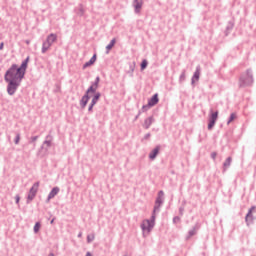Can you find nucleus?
<instances>
[{
    "label": "nucleus",
    "mask_w": 256,
    "mask_h": 256,
    "mask_svg": "<svg viewBox=\"0 0 256 256\" xmlns=\"http://www.w3.org/2000/svg\"><path fill=\"white\" fill-rule=\"evenodd\" d=\"M254 209H255V208H251V209L249 210V212H248V214L246 215V218H245L246 222H249V220H250V218H251V214H252V212H253Z\"/></svg>",
    "instance_id": "f3484780"
},
{
    "label": "nucleus",
    "mask_w": 256,
    "mask_h": 256,
    "mask_svg": "<svg viewBox=\"0 0 256 256\" xmlns=\"http://www.w3.org/2000/svg\"><path fill=\"white\" fill-rule=\"evenodd\" d=\"M218 114L219 112H213V110H211L210 116H209V123H208V130H212L213 127L216 124V121L218 119Z\"/></svg>",
    "instance_id": "423d86ee"
},
{
    "label": "nucleus",
    "mask_w": 256,
    "mask_h": 256,
    "mask_svg": "<svg viewBox=\"0 0 256 256\" xmlns=\"http://www.w3.org/2000/svg\"><path fill=\"white\" fill-rule=\"evenodd\" d=\"M95 239L94 235H90L88 236V243H90L91 241H93Z\"/></svg>",
    "instance_id": "412c9836"
},
{
    "label": "nucleus",
    "mask_w": 256,
    "mask_h": 256,
    "mask_svg": "<svg viewBox=\"0 0 256 256\" xmlns=\"http://www.w3.org/2000/svg\"><path fill=\"white\" fill-rule=\"evenodd\" d=\"M152 123H153L152 117L146 118V120L144 121V128L148 129L152 125Z\"/></svg>",
    "instance_id": "4468645a"
},
{
    "label": "nucleus",
    "mask_w": 256,
    "mask_h": 256,
    "mask_svg": "<svg viewBox=\"0 0 256 256\" xmlns=\"http://www.w3.org/2000/svg\"><path fill=\"white\" fill-rule=\"evenodd\" d=\"M99 81L100 78H96V82H94V84H92V86L88 88L86 95L82 96V100H80V106H82V108H85L87 103L89 102V99L94 95V97L92 98V102L90 104V108H88V111H92L93 107L96 105V103L99 101L101 97V94L99 92L95 94L99 85Z\"/></svg>",
    "instance_id": "f03ea898"
},
{
    "label": "nucleus",
    "mask_w": 256,
    "mask_h": 256,
    "mask_svg": "<svg viewBox=\"0 0 256 256\" xmlns=\"http://www.w3.org/2000/svg\"><path fill=\"white\" fill-rule=\"evenodd\" d=\"M231 162H232L231 158L226 159V161L224 162V168L229 167L231 165Z\"/></svg>",
    "instance_id": "6ab92c4d"
},
{
    "label": "nucleus",
    "mask_w": 256,
    "mask_h": 256,
    "mask_svg": "<svg viewBox=\"0 0 256 256\" xmlns=\"http://www.w3.org/2000/svg\"><path fill=\"white\" fill-rule=\"evenodd\" d=\"M96 60H97V56H96V54H94V55L90 58V60H88V62H86V64H84L83 68L86 69V68L92 66V65L96 62Z\"/></svg>",
    "instance_id": "9d476101"
},
{
    "label": "nucleus",
    "mask_w": 256,
    "mask_h": 256,
    "mask_svg": "<svg viewBox=\"0 0 256 256\" xmlns=\"http://www.w3.org/2000/svg\"><path fill=\"white\" fill-rule=\"evenodd\" d=\"M40 229H41V223L38 222L34 227V232L37 234L40 231Z\"/></svg>",
    "instance_id": "a211bd4d"
},
{
    "label": "nucleus",
    "mask_w": 256,
    "mask_h": 256,
    "mask_svg": "<svg viewBox=\"0 0 256 256\" xmlns=\"http://www.w3.org/2000/svg\"><path fill=\"white\" fill-rule=\"evenodd\" d=\"M48 256H55L54 254H50V255H48Z\"/></svg>",
    "instance_id": "c85d7f7f"
},
{
    "label": "nucleus",
    "mask_w": 256,
    "mask_h": 256,
    "mask_svg": "<svg viewBox=\"0 0 256 256\" xmlns=\"http://www.w3.org/2000/svg\"><path fill=\"white\" fill-rule=\"evenodd\" d=\"M194 234H195L194 231H190V232H189V237L193 236Z\"/></svg>",
    "instance_id": "393cba45"
},
{
    "label": "nucleus",
    "mask_w": 256,
    "mask_h": 256,
    "mask_svg": "<svg viewBox=\"0 0 256 256\" xmlns=\"http://www.w3.org/2000/svg\"><path fill=\"white\" fill-rule=\"evenodd\" d=\"M57 41V36L56 34H50L48 38H46V41L44 44H42V53H46L50 47L52 46L53 43Z\"/></svg>",
    "instance_id": "20e7f679"
},
{
    "label": "nucleus",
    "mask_w": 256,
    "mask_h": 256,
    "mask_svg": "<svg viewBox=\"0 0 256 256\" xmlns=\"http://www.w3.org/2000/svg\"><path fill=\"white\" fill-rule=\"evenodd\" d=\"M3 48H4V42H1V44H0V50H3Z\"/></svg>",
    "instance_id": "5701e85b"
},
{
    "label": "nucleus",
    "mask_w": 256,
    "mask_h": 256,
    "mask_svg": "<svg viewBox=\"0 0 256 256\" xmlns=\"http://www.w3.org/2000/svg\"><path fill=\"white\" fill-rule=\"evenodd\" d=\"M39 187H40V183L39 182L35 183L32 186V188L30 189L29 195H28V200H27L28 203L33 201V199L36 197L37 192L39 190Z\"/></svg>",
    "instance_id": "39448f33"
},
{
    "label": "nucleus",
    "mask_w": 256,
    "mask_h": 256,
    "mask_svg": "<svg viewBox=\"0 0 256 256\" xmlns=\"http://www.w3.org/2000/svg\"><path fill=\"white\" fill-rule=\"evenodd\" d=\"M16 202H17V204H19V202H20V197L19 196H16Z\"/></svg>",
    "instance_id": "b1692460"
},
{
    "label": "nucleus",
    "mask_w": 256,
    "mask_h": 256,
    "mask_svg": "<svg viewBox=\"0 0 256 256\" xmlns=\"http://www.w3.org/2000/svg\"><path fill=\"white\" fill-rule=\"evenodd\" d=\"M86 256H92V255H91V253L88 252V253H86Z\"/></svg>",
    "instance_id": "cd10ccee"
},
{
    "label": "nucleus",
    "mask_w": 256,
    "mask_h": 256,
    "mask_svg": "<svg viewBox=\"0 0 256 256\" xmlns=\"http://www.w3.org/2000/svg\"><path fill=\"white\" fill-rule=\"evenodd\" d=\"M54 221H55V219H52V221H50V224H53V223H54Z\"/></svg>",
    "instance_id": "bb28decb"
},
{
    "label": "nucleus",
    "mask_w": 256,
    "mask_h": 256,
    "mask_svg": "<svg viewBox=\"0 0 256 256\" xmlns=\"http://www.w3.org/2000/svg\"><path fill=\"white\" fill-rule=\"evenodd\" d=\"M158 102H159L158 94H154V95L152 96V98H150V100H148L147 106H148V107H153V106H155L156 104H158Z\"/></svg>",
    "instance_id": "6e6552de"
},
{
    "label": "nucleus",
    "mask_w": 256,
    "mask_h": 256,
    "mask_svg": "<svg viewBox=\"0 0 256 256\" xmlns=\"http://www.w3.org/2000/svg\"><path fill=\"white\" fill-rule=\"evenodd\" d=\"M147 65H148L147 60H142V62H141V70H144L147 67Z\"/></svg>",
    "instance_id": "aec40b11"
},
{
    "label": "nucleus",
    "mask_w": 256,
    "mask_h": 256,
    "mask_svg": "<svg viewBox=\"0 0 256 256\" xmlns=\"http://www.w3.org/2000/svg\"><path fill=\"white\" fill-rule=\"evenodd\" d=\"M236 118H237L236 114H230L227 125H229L231 122H233Z\"/></svg>",
    "instance_id": "dca6fc26"
},
{
    "label": "nucleus",
    "mask_w": 256,
    "mask_h": 256,
    "mask_svg": "<svg viewBox=\"0 0 256 256\" xmlns=\"http://www.w3.org/2000/svg\"><path fill=\"white\" fill-rule=\"evenodd\" d=\"M19 141H20V136L18 135V136L16 137L15 143L18 144Z\"/></svg>",
    "instance_id": "4be33fe9"
},
{
    "label": "nucleus",
    "mask_w": 256,
    "mask_h": 256,
    "mask_svg": "<svg viewBox=\"0 0 256 256\" xmlns=\"http://www.w3.org/2000/svg\"><path fill=\"white\" fill-rule=\"evenodd\" d=\"M142 5H143V0H134V9L136 10V13H140Z\"/></svg>",
    "instance_id": "1a4fd4ad"
},
{
    "label": "nucleus",
    "mask_w": 256,
    "mask_h": 256,
    "mask_svg": "<svg viewBox=\"0 0 256 256\" xmlns=\"http://www.w3.org/2000/svg\"><path fill=\"white\" fill-rule=\"evenodd\" d=\"M60 189L58 187H54V189H52V191H50V194H48V202L53 199L58 193H59Z\"/></svg>",
    "instance_id": "9b49d317"
},
{
    "label": "nucleus",
    "mask_w": 256,
    "mask_h": 256,
    "mask_svg": "<svg viewBox=\"0 0 256 256\" xmlns=\"http://www.w3.org/2000/svg\"><path fill=\"white\" fill-rule=\"evenodd\" d=\"M240 82L242 85H250L253 83V76L251 72H247L246 74H243L240 78Z\"/></svg>",
    "instance_id": "0eeeda50"
},
{
    "label": "nucleus",
    "mask_w": 256,
    "mask_h": 256,
    "mask_svg": "<svg viewBox=\"0 0 256 256\" xmlns=\"http://www.w3.org/2000/svg\"><path fill=\"white\" fill-rule=\"evenodd\" d=\"M159 147H156L150 154H149V158L151 160H154L156 158V156L159 154Z\"/></svg>",
    "instance_id": "ddd939ff"
},
{
    "label": "nucleus",
    "mask_w": 256,
    "mask_h": 256,
    "mask_svg": "<svg viewBox=\"0 0 256 256\" xmlns=\"http://www.w3.org/2000/svg\"><path fill=\"white\" fill-rule=\"evenodd\" d=\"M115 44H116V39L113 38L112 41L110 42V44H108V46H106V50H108V53H109V51H111L113 49Z\"/></svg>",
    "instance_id": "2eb2a0df"
},
{
    "label": "nucleus",
    "mask_w": 256,
    "mask_h": 256,
    "mask_svg": "<svg viewBox=\"0 0 256 256\" xmlns=\"http://www.w3.org/2000/svg\"><path fill=\"white\" fill-rule=\"evenodd\" d=\"M199 78H200V70L199 68H197L192 76V84H194L196 81H199Z\"/></svg>",
    "instance_id": "f8f14e48"
},
{
    "label": "nucleus",
    "mask_w": 256,
    "mask_h": 256,
    "mask_svg": "<svg viewBox=\"0 0 256 256\" xmlns=\"http://www.w3.org/2000/svg\"><path fill=\"white\" fill-rule=\"evenodd\" d=\"M163 197H164V193L162 191H160L158 193V197L155 201V205H154V209H153V215L151 217V221L149 220H145L142 222L141 224V229L143 232V235H149V233L151 232V230L153 229L154 225H155V213L159 210L162 202H163Z\"/></svg>",
    "instance_id": "7ed1b4c3"
},
{
    "label": "nucleus",
    "mask_w": 256,
    "mask_h": 256,
    "mask_svg": "<svg viewBox=\"0 0 256 256\" xmlns=\"http://www.w3.org/2000/svg\"><path fill=\"white\" fill-rule=\"evenodd\" d=\"M29 56L27 59L22 62L21 66H17V64H12L11 68L7 70L5 74V81L8 83L7 91L9 95H14L17 88L20 86L22 79L25 76L26 69L29 63Z\"/></svg>",
    "instance_id": "f257e3e1"
},
{
    "label": "nucleus",
    "mask_w": 256,
    "mask_h": 256,
    "mask_svg": "<svg viewBox=\"0 0 256 256\" xmlns=\"http://www.w3.org/2000/svg\"><path fill=\"white\" fill-rule=\"evenodd\" d=\"M212 158H213V159L216 158V154H215V153L212 154Z\"/></svg>",
    "instance_id": "a878e982"
}]
</instances>
